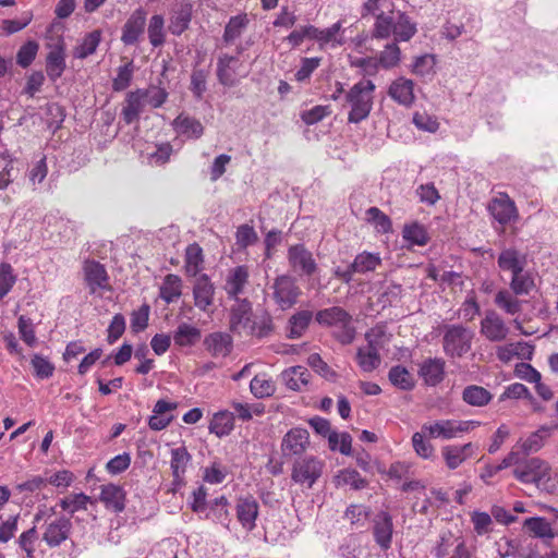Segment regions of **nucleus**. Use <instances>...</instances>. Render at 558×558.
Returning <instances> with one entry per match:
<instances>
[{
  "mask_svg": "<svg viewBox=\"0 0 558 558\" xmlns=\"http://www.w3.org/2000/svg\"><path fill=\"white\" fill-rule=\"evenodd\" d=\"M313 319V313L307 310L299 311L293 314L288 320L289 339H299L303 336Z\"/></svg>",
  "mask_w": 558,
  "mask_h": 558,
  "instance_id": "obj_36",
  "label": "nucleus"
},
{
  "mask_svg": "<svg viewBox=\"0 0 558 558\" xmlns=\"http://www.w3.org/2000/svg\"><path fill=\"white\" fill-rule=\"evenodd\" d=\"M308 366L318 375L329 381H336L338 374L322 359L318 353H312L307 357Z\"/></svg>",
  "mask_w": 558,
  "mask_h": 558,
  "instance_id": "obj_60",
  "label": "nucleus"
},
{
  "mask_svg": "<svg viewBox=\"0 0 558 558\" xmlns=\"http://www.w3.org/2000/svg\"><path fill=\"white\" fill-rule=\"evenodd\" d=\"M375 19L372 37L377 39L389 38L395 29L393 17L386 15L384 12H379L375 15Z\"/></svg>",
  "mask_w": 558,
  "mask_h": 558,
  "instance_id": "obj_55",
  "label": "nucleus"
},
{
  "mask_svg": "<svg viewBox=\"0 0 558 558\" xmlns=\"http://www.w3.org/2000/svg\"><path fill=\"white\" fill-rule=\"evenodd\" d=\"M134 73L133 60L118 68L117 76L112 81V90L122 92L126 89L132 82Z\"/></svg>",
  "mask_w": 558,
  "mask_h": 558,
  "instance_id": "obj_58",
  "label": "nucleus"
},
{
  "mask_svg": "<svg viewBox=\"0 0 558 558\" xmlns=\"http://www.w3.org/2000/svg\"><path fill=\"white\" fill-rule=\"evenodd\" d=\"M209 76L208 69H199L194 65L191 74V82L189 89L191 90L195 100H202L205 92L207 90V78Z\"/></svg>",
  "mask_w": 558,
  "mask_h": 558,
  "instance_id": "obj_47",
  "label": "nucleus"
},
{
  "mask_svg": "<svg viewBox=\"0 0 558 558\" xmlns=\"http://www.w3.org/2000/svg\"><path fill=\"white\" fill-rule=\"evenodd\" d=\"M174 130L189 138L198 140L204 134V126L194 117L180 113L172 122Z\"/></svg>",
  "mask_w": 558,
  "mask_h": 558,
  "instance_id": "obj_30",
  "label": "nucleus"
},
{
  "mask_svg": "<svg viewBox=\"0 0 558 558\" xmlns=\"http://www.w3.org/2000/svg\"><path fill=\"white\" fill-rule=\"evenodd\" d=\"M281 378L288 389L303 391L307 387L312 375L305 366L296 365L284 369L281 373Z\"/></svg>",
  "mask_w": 558,
  "mask_h": 558,
  "instance_id": "obj_28",
  "label": "nucleus"
},
{
  "mask_svg": "<svg viewBox=\"0 0 558 558\" xmlns=\"http://www.w3.org/2000/svg\"><path fill=\"white\" fill-rule=\"evenodd\" d=\"M315 320L324 327L339 326L345 320H352V316L343 307L331 306L318 311L315 314Z\"/></svg>",
  "mask_w": 558,
  "mask_h": 558,
  "instance_id": "obj_32",
  "label": "nucleus"
},
{
  "mask_svg": "<svg viewBox=\"0 0 558 558\" xmlns=\"http://www.w3.org/2000/svg\"><path fill=\"white\" fill-rule=\"evenodd\" d=\"M177 402H169L163 399L158 400L153 409V415L148 418V426L151 430L159 432L167 428L174 416L169 412L175 410Z\"/></svg>",
  "mask_w": 558,
  "mask_h": 558,
  "instance_id": "obj_24",
  "label": "nucleus"
},
{
  "mask_svg": "<svg viewBox=\"0 0 558 558\" xmlns=\"http://www.w3.org/2000/svg\"><path fill=\"white\" fill-rule=\"evenodd\" d=\"M234 301L235 304L230 308L229 328L233 333H240L241 329L248 328L252 323L253 308L252 303L246 298Z\"/></svg>",
  "mask_w": 558,
  "mask_h": 558,
  "instance_id": "obj_17",
  "label": "nucleus"
},
{
  "mask_svg": "<svg viewBox=\"0 0 558 558\" xmlns=\"http://www.w3.org/2000/svg\"><path fill=\"white\" fill-rule=\"evenodd\" d=\"M366 215L368 222L373 223L378 232L388 233L392 231L391 219L378 207H369Z\"/></svg>",
  "mask_w": 558,
  "mask_h": 558,
  "instance_id": "obj_59",
  "label": "nucleus"
},
{
  "mask_svg": "<svg viewBox=\"0 0 558 558\" xmlns=\"http://www.w3.org/2000/svg\"><path fill=\"white\" fill-rule=\"evenodd\" d=\"M65 68V44L64 40L60 38L58 43L51 47V50L47 54L46 72L48 77L52 82H56L62 76Z\"/></svg>",
  "mask_w": 558,
  "mask_h": 558,
  "instance_id": "obj_20",
  "label": "nucleus"
},
{
  "mask_svg": "<svg viewBox=\"0 0 558 558\" xmlns=\"http://www.w3.org/2000/svg\"><path fill=\"white\" fill-rule=\"evenodd\" d=\"M238 61V56H230L228 53H223L218 58L216 74L218 82L222 86L233 87L236 84L238 81L234 77L235 69L232 68V64Z\"/></svg>",
  "mask_w": 558,
  "mask_h": 558,
  "instance_id": "obj_31",
  "label": "nucleus"
},
{
  "mask_svg": "<svg viewBox=\"0 0 558 558\" xmlns=\"http://www.w3.org/2000/svg\"><path fill=\"white\" fill-rule=\"evenodd\" d=\"M310 446V434L306 428L293 427L287 432L281 441V452L286 458L302 456Z\"/></svg>",
  "mask_w": 558,
  "mask_h": 558,
  "instance_id": "obj_10",
  "label": "nucleus"
},
{
  "mask_svg": "<svg viewBox=\"0 0 558 558\" xmlns=\"http://www.w3.org/2000/svg\"><path fill=\"white\" fill-rule=\"evenodd\" d=\"M98 499L108 510L121 513L126 506V492L121 485L113 483L105 484L100 486Z\"/></svg>",
  "mask_w": 558,
  "mask_h": 558,
  "instance_id": "obj_15",
  "label": "nucleus"
},
{
  "mask_svg": "<svg viewBox=\"0 0 558 558\" xmlns=\"http://www.w3.org/2000/svg\"><path fill=\"white\" fill-rule=\"evenodd\" d=\"M376 85L371 80H361L344 95V106H349L348 123L359 124L366 120L374 106Z\"/></svg>",
  "mask_w": 558,
  "mask_h": 558,
  "instance_id": "obj_1",
  "label": "nucleus"
},
{
  "mask_svg": "<svg viewBox=\"0 0 558 558\" xmlns=\"http://www.w3.org/2000/svg\"><path fill=\"white\" fill-rule=\"evenodd\" d=\"M39 45L35 40H27L20 47L16 53V63L23 68H28L35 60Z\"/></svg>",
  "mask_w": 558,
  "mask_h": 558,
  "instance_id": "obj_61",
  "label": "nucleus"
},
{
  "mask_svg": "<svg viewBox=\"0 0 558 558\" xmlns=\"http://www.w3.org/2000/svg\"><path fill=\"white\" fill-rule=\"evenodd\" d=\"M141 88L131 90L125 95L124 105L121 110V119L126 125H130L140 120L141 113L144 110L145 100L143 98Z\"/></svg>",
  "mask_w": 558,
  "mask_h": 558,
  "instance_id": "obj_25",
  "label": "nucleus"
},
{
  "mask_svg": "<svg viewBox=\"0 0 558 558\" xmlns=\"http://www.w3.org/2000/svg\"><path fill=\"white\" fill-rule=\"evenodd\" d=\"M251 392L258 399L270 397L275 393L276 387L270 379L256 375L250 383Z\"/></svg>",
  "mask_w": 558,
  "mask_h": 558,
  "instance_id": "obj_62",
  "label": "nucleus"
},
{
  "mask_svg": "<svg viewBox=\"0 0 558 558\" xmlns=\"http://www.w3.org/2000/svg\"><path fill=\"white\" fill-rule=\"evenodd\" d=\"M325 462L315 456L295 459L292 464L291 480L302 486L312 488L323 474Z\"/></svg>",
  "mask_w": 558,
  "mask_h": 558,
  "instance_id": "obj_3",
  "label": "nucleus"
},
{
  "mask_svg": "<svg viewBox=\"0 0 558 558\" xmlns=\"http://www.w3.org/2000/svg\"><path fill=\"white\" fill-rule=\"evenodd\" d=\"M337 487L349 485L354 490H361L368 486V481L361 476L355 469H342L333 477Z\"/></svg>",
  "mask_w": 558,
  "mask_h": 558,
  "instance_id": "obj_39",
  "label": "nucleus"
},
{
  "mask_svg": "<svg viewBox=\"0 0 558 558\" xmlns=\"http://www.w3.org/2000/svg\"><path fill=\"white\" fill-rule=\"evenodd\" d=\"M72 522L69 518L62 515L47 525L43 534V541L50 547L60 546L70 536Z\"/></svg>",
  "mask_w": 558,
  "mask_h": 558,
  "instance_id": "obj_19",
  "label": "nucleus"
},
{
  "mask_svg": "<svg viewBox=\"0 0 558 558\" xmlns=\"http://www.w3.org/2000/svg\"><path fill=\"white\" fill-rule=\"evenodd\" d=\"M393 534L392 517L387 511H379L373 519V536L375 543L381 550L386 551L391 547Z\"/></svg>",
  "mask_w": 558,
  "mask_h": 558,
  "instance_id": "obj_12",
  "label": "nucleus"
},
{
  "mask_svg": "<svg viewBox=\"0 0 558 558\" xmlns=\"http://www.w3.org/2000/svg\"><path fill=\"white\" fill-rule=\"evenodd\" d=\"M487 209L493 218L501 226H506L518 218L515 204L507 194H501L500 197L493 198Z\"/></svg>",
  "mask_w": 558,
  "mask_h": 558,
  "instance_id": "obj_13",
  "label": "nucleus"
},
{
  "mask_svg": "<svg viewBox=\"0 0 558 558\" xmlns=\"http://www.w3.org/2000/svg\"><path fill=\"white\" fill-rule=\"evenodd\" d=\"M229 501L226 496L215 498L207 507L209 511L206 513L205 519L213 520L226 527H229L231 517L228 510Z\"/></svg>",
  "mask_w": 558,
  "mask_h": 558,
  "instance_id": "obj_35",
  "label": "nucleus"
},
{
  "mask_svg": "<svg viewBox=\"0 0 558 558\" xmlns=\"http://www.w3.org/2000/svg\"><path fill=\"white\" fill-rule=\"evenodd\" d=\"M523 302L524 301L512 296L511 293L506 289L498 291L495 296V304L510 315L520 313Z\"/></svg>",
  "mask_w": 558,
  "mask_h": 558,
  "instance_id": "obj_56",
  "label": "nucleus"
},
{
  "mask_svg": "<svg viewBox=\"0 0 558 558\" xmlns=\"http://www.w3.org/2000/svg\"><path fill=\"white\" fill-rule=\"evenodd\" d=\"M248 269L245 265H240L231 269L227 276L225 290L230 300L240 299L248 283Z\"/></svg>",
  "mask_w": 558,
  "mask_h": 558,
  "instance_id": "obj_27",
  "label": "nucleus"
},
{
  "mask_svg": "<svg viewBox=\"0 0 558 558\" xmlns=\"http://www.w3.org/2000/svg\"><path fill=\"white\" fill-rule=\"evenodd\" d=\"M31 364L34 368V375L39 379L50 378L54 373V365L41 354H34Z\"/></svg>",
  "mask_w": 558,
  "mask_h": 558,
  "instance_id": "obj_64",
  "label": "nucleus"
},
{
  "mask_svg": "<svg viewBox=\"0 0 558 558\" xmlns=\"http://www.w3.org/2000/svg\"><path fill=\"white\" fill-rule=\"evenodd\" d=\"M147 34L149 43L153 47H161L166 41L165 34V19L160 14H155L150 17Z\"/></svg>",
  "mask_w": 558,
  "mask_h": 558,
  "instance_id": "obj_50",
  "label": "nucleus"
},
{
  "mask_svg": "<svg viewBox=\"0 0 558 558\" xmlns=\"http://www.w3.org/2000/svg\"><path fill=\"white\" fill-rule=\"evenodd\" d=\"M417 32L416 24L411 21L405 12H398L397 21L395 22V40L409 41Z\"/></svg>",
  "mask_w": 558,
  "mask_h": 558,
  "instance_id": "obj_41",
  "label": "nucleus"
},
{
  "mask_svg": "<svg viewBox=\"0 0 558 558\" xmlns=\"http://www.w3.org/2000/svg\"><path fill=\"white\" fill-rule=\"evenodd\" d=\"M192 461V456L185 446L171 449L170 469L172 473V492L185 485V472Z\"/></svg>",
  "mask_w": 558,
  "mask_h": 558,
  "instance_id": "obj_11",
  "label": "nucleus"
},
{
  "mask_svg": "<svg viewBox=\"0 0 558 558\" xmlns=\"http://www.w3.org/2000/svg\"><path fill=\"white\" fill-rule=\"evenodd\" d=\"M397 43L398 41L395 40L393 43L387 44L385 49L376 57L379 69L390 70L400 63L401 50Z\"/></svg>",
  "mask_w": 558,
  "mask_h": 558,
  "instance_id": "obj_48",
  "label": "nucleus"
},
{
  "mask_svg": "<svg viewBox=\"0 0 558 558\" xmlns=\"http://www.w3.org/2000/svg\"><path fill=\"white\" fill-rule=\"evenodd\" d=\"M259 512L257 500L248 495L240 497L235 506L236 519L246 531H253L256 526V519Z\"/></svg>",
  "mask_w": 558,
  "mask_h": 558,
  "instance_id": "obj_16",
  "label": "nucleus"
},
{
  "mask_svg": "<svg viewBox=\"0 0 558 558\" xmlns=\"http://www.w3.org/2000/svg\"><path fill=\"white\" fill-rule=\"evenodd\" d=\"M287 259L291 269L299 276L312 277L318 270L313 253L303 243L291 245Z\"/></svg>",
  "mask_w": 558,
  "mask_h": 558,
  "instance_id": "obj_5",
  "label": "nucleus"
},
{
  "mask_svg": "<svg viewBox=\"0 0 558 558\" xmlns=\"http://www.w3.org/2000/svg\"><path fill=\"white\" fill-rule=\"evenodd\" d=\"M215 286L206 274L196 276L193 287L195 306L206 311L214 303Z\"/></svg>",
  "mask_w": 558,
  "mask_h": 558,
  "instance_id": "obj_26",
  "label": "nucleus"
},
{
  "mask_svg": "<svg viewBox=\"0 0 558 558\" xmlns=\"http://www.w3.org/2000/svg\"><path fill=\"white\" fill-rule=\"evenodd\" d=\"M192 20V4L185 3L173 14L170 20L169 31L172 35L180 36L189 28Z\"/></svg>",
  "mask_w": 558,
  "mask_h": 558,
  "instance_id": "obj_42",
  "label": "nucleus"
},
{
  "mask_svg": "<svg viewBox=\"0 0 558 558\" xmlns=\"http://www.w3.org/2000/svg\"><path fill=\"white\" fill-rule=\"evenodd\" d=\"M519 456H520L519 451H510L502 459V461L499 464H496V465H494V464H486L484 470H483V472L480 475L481 480H483L486 484H489V481H488L489 478L495 476L497 473H499L504 469H507V468L513 465V463H518L519 462Z\"/></svg>",
  "mask_w": 558,
  "mask_h": 558,
  "instance_id": "obj_54",
  "label": "nucleus"
},
{
  "mask_svg": "<svg viewBox=\"0 0 558 558\" xmlns=\"http://www.w3.org/2000/svg\"><path fill=\"white\" fill-rule=\"evenodd\" d=\"M386 333L384 326H375L365 333V340L367 341L366 348H359L356 352V362L362 371L373 372L380 363L381 357L379 354V339Z\"/></svg>",
  "mask_w": 558,
  "mask_h": 558,
  "instance_id": "obj_2",
  "label": "nucleus"
},
{
  "mask_svg": "<svg viewBox=\"0 0 558 558\" xmlns=\"http://www.w3.org/2000/svg\"><path fill=\"white\" fill-rule=\"evenodd\" d=\"M418 375L427 386H437L445 378V361L441 359H427L421 365Z\"/></svg>",
  "mask_w": 558,
  "mask_h": 558,
  "instance_id": "obj_29",
  "label": "nucleus"
},
{
  "mask_svg": "<svg viewBox=\"0 0 558 558\" xmlns=\"http://www.w3.org/2000/svg\"><path fill=\"white\" fill-rule=\"evenodd\" d=\"M83 274L89 294H95L98 290H111L107 269L98 260L86 259L83 264Z\"/></svg>",
  "mask_w": 558,
  "mask_h": 558,
  "instance_id": "obj_9",
  "label": "nucleus"
},
{
  "mask_svg": "<svg viewBox=\"0 0 558 558\" xmlns=\"http://www.w3.org/2000/svg\"><path fill=\"white\" fill-rule=\"evenodd\" d=\"M534 287V278L529 271L523 270L512 275L510 289L514 295H527Z\"/></svg>",
  "mask_w": 558,
  "mask_h": 558,
  "instance_id": "obj_53",
  "label": "nucleus"
},
{
  "mask_svg": "<svg viewBox=\"0 0 558 558\" xmlns=\"http://www.w3.org/2000/svg\"><path fill=\"white\" fill-rule=\"evenodd\" d=\"M444 351L451 357H461L471 349V336L461 325L449 326L444 335Z\"/></svg>",
  "mask_w": 558,
  "mask_h": 558,
  "instance_id": "obj_6",
  "label": "nucleus"
},
{
  "mask_svg": "<svg viewBox=\"0 0 558 558\" xmlns=\"http://www.w3.org/2000/svg\"><path fill=\"white\" fill-rule=\"evenodd\" d=\"M492 399L493 395L482 386L470 385L462 391V400L472 407H485Z\"/></svg>",
  "mask_w": 558,
  "mask_h": 558,
  "instance_id": "obj_40",
  "label": "nucleus"
},
{
  "mask_svg": "<svg viewBox=\"0 0 558 558\" xmlns=\"http://www.w3.org/2000/svg\"><path fill=\"white\" fill-rule=\"evenodd\" d=\"M204 254L198 243L189 244L185 250V272L189 277H196L203 269Z\"/></svg>",
  "mask_w": 558,
  "mask_h": 558,
  "instance_id": "obj_38",
  "label": "nucleus"
},
{
  "mask_svg": "<svg viewBox=\"0 0 558 558\" xmlns=\"http://www.w3.org/2000/svg\"><path fill=\"white\" fill-rule=\"evenodd\" d=\"M558 428L557 424L542 425L537 430L532 433L526 439H520L512 451H519L520 456L527 457L537 452L544 446L545 439L550 436L551 432Z\"/></svg>",
  "mask_w": 558,
  "mask_h": 558,
  "instance_id": "obj_14",
  "label": "nucleus"
},
{
  "mask_svg": "<svg viewBox=\"0 0 558 558\" xmlns=\"http://www.w3.org/2000/svg\"><path fill=\"white\" fill-rule=\"evenodd\" d=\"M513 476L523 484H536L549 478V465L539 458L522 459L519 456V462L513 463Z\"/></svg>",
  "mask_w": 558,
  "mask_h": 558,
  "instance_id": "obj_4",
  "label": "nucleus"
},
{
  "mask_svg": "<svg viewBox=\"0 0 558 558\" xmlns=\"http://www.w3.org/2000/svg\"><path fill=\"white\" fill-rule=\"evenodd\" d=\"M481 332L489 341L499 342L507 338L509 328L495 311H487L481 322Z\"/></svg>",
  "mask_w": 558,
  "mask_h": 558,
  "instance_id": "obj_18",
  "label": "nucleus"
},
{
  "mask_svg": "<svg viewBox=\"0 0 558 558\" xmlns=\"http://www.w3.org/2000/svg\"><path fill=\"white\" fill-rule=\"evenodd\" d=\"M248 22L250 21L245 13L231 16L229 22L225 26V32L222 35L223 41L226 44L233 43L236 38L241 36L242 32L246 28Z\"/></svg>",
  "mask_w": 558,
  "mask_h": 558,
  "instance_id": "obj_49",
  "label": "nucleus"
},
{
  "mask_svg": "<svg viewBox=\"0 0 558 558\" xmlns=\"http://www.w3.org/2000/svg\"><path fill=\"white\" fill-rule=\"evenodd\" d=\"M147 11L140 7L134 10L122 26L121 41L124 46H136L144 38Z\"/></svg>",
  "mask_w": 558,
  "mask_h": 558,
  "instance_id": "obj_7",
  "label": "nucleus"
},
{
  "mask_svg": "<svg viewBox=\"0 0 558 558\" xmlns=\"http://www.w3.org/2000/svg\"><path fill=\"white\" fill-rule=\"evenodd\" d=\"M272 288L274 299L283 311L296 304L298 298L301 294L294 279L288 275L278 276L274 281Z\"/></svg>",
  "mask_w": 558,
  "mask_h": 558,
  "instance_id": "obj_8",
  "label": "nucleus"
},
{
  "mask_svg": "<svg viewBox=\"0 0 558 558\" xmlns=\"http://www.w3.org/2000/svg\"><path fill=\"white\" fill-rule=\"evenodd\" d=\"M523 526L532 533L534 537L551 539L556 535L550 523L543 517L527 518L524 520Z\"/></svg>",
  "mask_w": 558,
  "mask_h": 558,
  "instance_id": "obj_45",
  "label": "nucleus"
},
{
  "mask_svg": "<svg viewBox=\"0 0 558 558\" xmlns=\"http://www.w3.org/2000/svg\"><path fill=\"white\" fill-rule=\"evenodd\" d=\"M422 432L427 433L432 438L441 437L444 439H452L456 437L454 433V421L453 420H440L434 424H424Z\"/></svg>",
  "mask_w": 558,
  "mask_h": 558,
  "instance_id": "obj_44",
  "label": "nucleus"
},
{
  "mask_svg": "<svg viewBox=\"0 0 558 558\" xmlns=\"http://www.w3.org/2000/svg\"><path fill=\"white\" fill-rule=\"evenodd\" d=\"M388 96L401 106L411 107L415 101L414 82L404 76L396 78L389 85Z\"/></svg>",
  "mask_w": 558,
  "mask_h": 558,
  "instance_id": "obj_22",
  "label": "nucleus"
},
{
  "mask_svg": "<svg viewBox=\"0 0 558 558\" xmlns=\"http://www.w3.org/2000/svg\"><path fill=\"white\" fill-rule=\"evenodd\" d=\"M228 474V470L218 460L211 462L209 466H206L203 471V481L208 484H221Z\"/></svg>",
  "mask_w": 558,
  "mask_h": 558,
  "instance_id": "obj_63",
  "label": "nucleus"
},
{
  "mask_svg": "<svg viewBox=\"0 0 558 558\" xmlns=\"http://www.w3.org/2000/svg\"><path fill=\"white\" fill-rule=\"evenodd\" d=\"M389 381L401 390H412L415 387V380L407 367L402 365H395L388 373Z\"/></svg>",
  "mask_w": 558,
  "mask_h": 558,
  "instance_id": "obj_43",
  "label": "nucleus"
},
{
  "mask_svg": "<svg viewBox=\"0 0 558 558\" xmlns=\"http://www.w3.org/2000/svg\"><path fill=\"white\" fill-rule=\"evenodd\" d=\"M173 341L177 347H194L202 338L199 328L187 323H181L173 331Z\"/></svg>",
  "mask_w": 558,
  "mask_h": 558,
  "instance_id": "obj_33",
  "label": "nucleus"
},
{
  "mask_svg": "<svg viewBox=\"0 0 558 558\" xmlns=\"http://www.w3.org/2000/svg\"><path fill=\"white\" fill-rule=\"evenodd\" d=\"M182 280L178 275L169 274L160 287V296L167 303H172L182 294Z\"/></svg>",
  "mask_w": 558,
  "mask_h": 558,
  "instance_id": "obj_46",
  "label": "nucleus"
},
{
  "mask_svg": "<svg viewBox=\"0 0 558 558\" xmlns=\"http://www.w3.org/2000/svg\"><path fill=\"white\" fill-rule=\"evenodd\" d=\"M498 267L504 271H511L512 275L523 271L525 256L515 248L504 250L498 256Z\"/></svg>",
  "mask_w": 558,
  "mask_h": 558,
  "instance_id": "obj_34",
  "label": "nucleus"
},
{
  "mask_svg": "<svg viewBox=\"0 0 558 558\" xmlns=\"http://www.w3.org/2000/svg\"><path fill=\"white\" fill-rule=\"evenodd\" d=\"M476 446L468 442L462 446L447 445L441 448V456L449 470H456L475 453Z\"/></svg>",
  "mask_w": 558,
  "mask_h": 558,
  "instance_id": "obj_23",
  "label": "nucleus"
},
{
  "mask_svg": "<svg viewBox=\"0 0 558 558\" xmlns=\"http://www.w3.org/2000/svg\"><path fill=\"white\" fill-rule=\"evenodd\" d=\"M101 40V31L95 29L85 35L83 41L75 48L74 57L85 59L93 54Z\"/></svg>",
  "mask_w": 558,
  "mask_h": 558,
  "instance_id": "obj_52",
  "label": "nucleus"
},
{
  "mask_svg": "<svg viewBox=\"0 0 558 558\" xmlns=\"http://www.w3.org/2000/svg\"><path fill=\"white\" fill-rule=\"evenodd\" d=\"M234 428V414L229 411H219L214 414L208 426L210 433L222 438L228 436Z\"/></svg>",
  "mask_w": 558,
  "mask_h": 558,
  "instance_id": "obj_37",
  "label": "nucleus"
},
{
  "mask_svg": "<svg viewBox=\"0 0 558 558\" xmlns=\"http://www.w3.org/2000/svg\"><path fill=\"white\" fill-rule=\"evenodd\" d=\"M213 357H227L233 350V339L228 332L215 331L207 335L203 342Z\"/></svg>",
  "mask_w": 558,
  "mask_h": 558,
  "instance_id": "obj_21",
  "label": "nucleus"
},
{
  "mask_svg": "<svg viewBox=\"0 0 558 558\" xmlns=\"http://www.w3.org/2000/svg\"><path fill=\"white\" fill-rule=\"evenodd\" d=\"M258 242V235L254 227L248 223L240 225L235 232V244L240 250H246Z\"/></svg>",
  "mask_w": 558,
  "mask_h": 558,
  "instance_id": "obj_57",
  "label": "nucleus"
},
{
  "mask_svg": "<svg viewBox=\"0 0 558 558\" xmlns=\"http://www.w3.org/2000/svg\"><path fill=\"white\" fill-rule=\"evenodd\" d=\"M402 236L410 244L418 246L426 245L429 241V236L425 227L417 221L410 225H404Z\"/></svg>",
  "mask_w": 558,
  "mask_h": 558,
  "instance_id": "obj_51",
  "label": "nucleus"
}]
</instances>
